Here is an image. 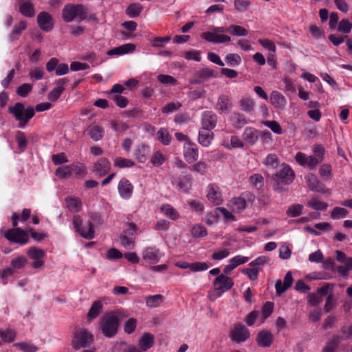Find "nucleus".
Listing matches in <instances>:
<instances>
[{"mask_svg": "<svg viewBox=\"0 0 352 352\" xmlns=\"http://www.w3.org/2000/svg\"><path fill=\"white\" fill-rule=\"evenodd\" d=\"M210 31L203 32L201 34V38L208 42L219 44L225 43L231 41V37L225 32L234 36H246L248 34V30L244 27L239 25H230L227 28L223 26H212Z\"/></svg>", "mask_w": 352, "mask_h": 352, "instance_id": "1", "label": "nucleus"}, {"mask_svg": "<svg viewBox=\"0 0 352 352\" xmlns=\"http://www.w3.org/2000/svg\"><path fill=\"white\" fill-rule=\"evenodd\" d=\"M126 316L120 309L107 312L98 321V329L105 338H113L118 334L121 321Z\"/></svg>", "mask_w": 352, "mask_h": 352, "instance_id": "2", "label": "nucleus"}, {"mask_svg": "<svg viewBox=\"0 0 352 352\" xmlns=\"http://www.w3.org/2000/svg\"><path fill=\"white\" fill-rule=\"evenodd\" d=\"M295 178V173L290 166L286 164H283L281 168L277 170L276 174L273 176V181L274 182L273 188L275 192H283L286 189L283 186H289L291 184Z\"/></svg>", "mask_w": 352, "mask_h": 352, "instance_id": "3", "label": "nucleus"}, {"mask_svg": "<svg viewBox=\"0 0 352 352\" xmlns=\"http://www.w3.org/2000/svg\"><path fill=\"white\" fill-rule=\"evenodd\" d=\"M8 112L19 122L18 126L21 129L25 128L35 115V110L33 107L28 106L25 107L23 103L19 102L9 106Z\"/></svg>", "mask_w": 352, "mask_h": 352, "instance_id": "4", "label": "nucleus"}, {"mask_svg": "<svg viewBox=\"0 0 352 352\" xmlns=\"http://www.w3.org/2000/svg\"><path fill=\"white\" fill-rule=\"evenodd\" d=\"M87 9L82 4H66L62 10V18L64 21L69 23L75 19L82 21L87 19Z\"/></svg>", "mask_w": 352, "mask_h": 352, "instance_id": "5", "label": "nucleus"}, {"mask_svg": "<svg viewBox=\"0 0 352 352\" xmlns=\"http://www.w3.org/2000/svg\"><path fill=\"white\" fill-rule=\"evenodd\" d=\"M94 340V335L90 331L86 328H80L74 333L72 345L75 350H78L89 346Z\"/></svg>", "mask_w": 352, "mask_h": 352, "instance_id": "6", "label": "nucleus"}, {"mask_svg": "<svg viewBox=\"0 0 352 352\" xmlns=\"http://www.w3.org/2000/svg\"><path fill=\"white\" fill-rule=\"evenodd\" d=\"M72 223L75 231L82 237L86 239H93L95 237L94 224L89 221L83 225V221L79 215H75L72 219Z\"/></svg>", "mask_w": 352, "mask_h": 352, "instance_id": "7", "label": "nucleus"}, {"mask_svg": "<svg viewBox=\"0 0 352 352\" xmlns=\"http://www.w3.org/2000/svg\"><path fill=\"white\" fill-rule=\"evenodd\" d=\"M234 285L232 278L224 274L219 275L213 282L214 299L221 297L226 292L230 290Z\"/></svg>", "mask_w": 352, "mask_h": 352, "instance_id": "8", "label": "nucleus"}, {"mask_svg": "<svg viewBox=\"0 0 352 352\" xmlns=\"http://www.w3.org/2000/svg\"><path fill=\"white\" fill-rule=\"evenodd\" d=\"M229 337L235 343L241 344L248 340L250 337V333L248 327L241 323L234 324L230 331Z\"/></svg>", "mask_w": 352, "mask_h": 352, "instance_id": "9", "label": "nucleus"}, {"mask_svg": "<svg viewBox=\"0 0 352 352\" xmlns=\"http://www.w3.org/2000/svg\"><path fill=\"white\" fill-rule=\"evenodd\" d=\"M5 237L11 242L21 245L26 244L29 241L28 234L18 228L8 230L5 234Z\"/></svg>", "mask_w": 352, "mask_h": 352, "instance_id": "10", "label": "nucleus"}, {"mask_svg": "<svg viewBox=\"0 0 352 352\" xmlns=\"http://www.w3.org/2000/svg\"><path fill=\"white\" fill-rule=\"evenodd\" d=\"M206 197L208 199L216 206L222 204L223 195L219 186L217 184H210L206 188Z\"/></svg>", "mask_w": 352, "mask_h": 352, "instance_id": "11", "label": "nucleus"}, {"mask_svg": "<svg viewBox=\"0 0 352 352\" xmlns=\"http://www.w3.org/2000/svg\"><path fill=\"white\" fill-rule=\"evenodd\" d=\"M27 254L31 259L34 260L32 265L34 269H38L43 266L45 262L43 258L45 256V252L43 250L32 247L28 250Z\"/></svg>", "mask_w": 352, "mask_h": 352, "instance_id": "12", "label": "nucleus"}, {"mask_svg": "<svg viewBox=\"0 0 352 352\" xmlns=\"http://www.w3.org/2000/svg\"><path fill=\"white\" fill-rule=\"evenodd\" d=\"M118 190L121 198L128 200L132 197L133 186L129 179L123 177L118 184Z\"/></svg>", "mask_w": 352, "mask_h": 352, "instance_id": "13", "label": "nucleus"}, {"mask_svg": "<svg viewBox=\"0 0 352 352\" xmlns=\"http://www.w3.org/2000/svg\"><path fill=\"white\" fill-rule=\"evenodd\" d=\"M111 167L110 161L107 157H101L94 164L92 171L98 177H103L109 173Z\"/></svg>", "mask_w": 352, "mask_h": 352, "instance_id": "14", "label": "nucleus"}, {"mask_svg": "<svg viewBox=\"0 0 352 352\" xmlns=\"http://www.w3.org/2000/svg\"><path fill=\"white\" fill-rule=\"evenodd\" d=\"M37 23L40 28L45 32H50L54 28L52 16L47 12H41L38 14Z\"/></svg>", "mask_w": 352, "mask_h": 352, "instance_id": "15", "label": "nucleus"}, {"mask_svg": "<svg viewBox=\"0 0 352 352\" xmlns=\"http://www.w3.org/2000/svg\"><path fill=\"white\" fill-rule=\"evenodd\" d=\"M217 116L212 111H206L201 116V128L206 130H212L217 125Z\"/></svg>", "mask_w": 352, "mask_h": 352, "instance_id": "16", "label": "nucleus"}, {"mask_svg": "<svg viewBox=\"0 0 352 352\" xmlns=\"http://www.w3.org/2000/svg\"><path fill=\"white\" fill-rule=\"evenodd\" d=\"M184 156L188 163H192L197 160L199 151L197 145L191 142H186L184 147Z\"/></svg>", "mask_w": 352, "mask_h": 352, "instance_id": "17", "label": "nucleus"}, {"mask_svg": "<svg viewBox=\"0 0 352 352\" xmlns=\"http://www.w3.org/2000/svg\"><path fill=\"white\" fill-rule=\"evenodd\" d=\"M161 253L155 246L147 247L142 251V258L149 263H157L160 261Z\"/></svg>", "mask_w": 352, "mask_h": 352, "instance_id": "18", "label": "nucleus"}, {"mask_svg": "<svg viewBox=\"0 0 352 352\" xmlns=\"http://www.w3.org/2000/svg\"><path fill=\"white\" fill-rule=\"evenodd\" d=\"M68 82L69 80L66 78H60L56 80L55 88H54L48 94V100L52 102L56 101L60 98L63 92L65 91V86L66 84L68 83Z\"/></svg>", "mask_w": 352, "mask_h": 352, "instance_id": "19", "label": "nucleus"}, {"mask_svg": "<svg viewBox=\"0 0 352 352\" xmlns=\"http://www.w3.org/2000/svg\"><path fill=\"white\" fill-rule=\"evenodd\" d=\"M150 146L146 144H138L134 150V157L139 163H145L150 155Z\"/></svg>", "mask_w": 352, "mask_h": 352, "instance_id": "20", "label": "nucleus"}, {"mask_svg": "<svg viewBox=\"0 0 352 352\" xmlns=\"http://www.w3.org/2000/svg\"><path fill=\"white\" fill-rule=\"evenodd\" d=\"M19 6V12L28 18L35 16L36 11L34 4L30 0H16Z\"/></svg>", "mask_w": 352, "mask_h": 352, "instance_id": "21", "label": "nucleus"}, {"mask_svg": "<svg viewBox=\"0 0 352 352\" xmlns=\"http://www.w3.org/2000/svg\"><path fill=\"white\" fill-rule=\"evenodd\" d=\"M307 183L311 191L325 193L324 186L321 183L315 175L309 173L306 176Z\"/></svg>", "mask_w": 352, "mask_h": 352, "instance_id": "22", "label": "nucleus"}, {"mask_svg": "<svg viewBox=\"0 0 352 352\" xmlns=\"http://www.w3.org/2000/svg\"><path fill=\"white\" fill-rule=\"evenodd\" d=\"M136 46L133 43H126L120 46L111 49L107 52L109 56H122L133 53Z\"/></svg>", "mask_w": 352, "mask_h": 352, "instance_id": "23", "label": "nucleus"}, {"mask_svg": "<svg viewBox=\"0 0 352 352\" xmlns=\"http://www.w3.org/2000/svg\"><path fill=\"white\" fill-rule=\"evenodd\" d=\"M274 340V336L269 330H262L258 332L256 337V342L259 346L269 347Z\"/></svg>", "mask_w": 352, "mask_h": 352, "instance_id": "24", "label": "nucleus"}, {"mask_svg": "<svg viewBox=\"0 0 352 352\" xmlns=\"http://www.w3.org/2000/svg\"><path fill=\"white\" fill-rule=\"evenodd\" d=\"M233 104L231 99L226 95H221L217 102V109L221 113H229Z\"/></svg>", "mask_w": 352, "mask_h": 352, "instance_id": "25", "label": "nucleus"}, {"mask_svg": "<svg viewBox=\"0 0 352 352\" xmlns=\"http://www.w3.org/2000/svg\"><path fill=\"white\" fill-rule=\"evenodd\" d=\"M214 139V133L212 130H206L201 128L198 135L199 143L204 146L208 147Z\"/></svg>", "mask_w": 352, "mask_h": 352, "instance_id": "26", "label": "nucleus"}, {"mask_svg": "<svg viewBox=\"0 0 352 352\" xmlns=\"http://www.w3.org/2000/svg\"><path fill=\"white\" fill-rule=\"evenodd\" d=\"M243 140L250 145H254L258 139V131L253 127H246L242 135Z\"/></svg>", "mask_w": 352, "mask_h": 352, "instance_id": "27", "label": "nucleus"}, {"mask_svg": "<svg viewBox=\"0 0 352 352\" xmlns=\"http://www.w3.org/2000/svg\"><path fill=\"white\" fill-rule=\"evenodd\" d=\"M87 133L89 135V137L94 140V141H99L102 140L104 135V129L96 124H91L87 128Z\"/></svg>", "mask_w": 352, "mask_h": 352, "instance_id": "28", "label": "nucleus"}, {"mask_svg": "<svg viewBox=\"0 0 352 352\" xmlns=\"http://www.w3.org/2000/svg\"><path fill=\"white\" fill-rule=\"evenodd\" d=\"M270 99V103L278 109H283L287 104L285 98L277 91H273L271 93Z\"/></svg>", "mask_w": 352, "mask_h": 352, "instance_id": "29", "label": "nucleus"}, {"mask_svg": "<svg viewBox=\"0 0 352 352\" xmlns=\"http://www.w3.org/2000/svg\"><path fill=\"white\" fill-rule=\"evenodd\" d=\"M154 344V337L150 333H144L138 342V345L142 351H146Z\"/></svg>", "mask_w": 352, "mask_h": 352, "instance_id": "30", "label": "nucleus"}, {"mask_svg": "<svg viewBox=\"0 0 352 352\" xmlns=\"http://www.w3.org/2000/svg\"><path fill=\"white\" fill-rule=\"evenodd\" d=\"M65 203L71 212H78L82 210V201L78 197H67L65 198Z\"/></svg>", "mask_w": 352, "mask_h": 352, "instance_id": "31", "label": "nucleus"}, {"mask_svg": "<svg viewBox=\"0 0 352 352\" xmlns=\"http://www.w3.org/2000/svg\"><path fill=\"white\" fill-rule=\"evenodd\" d=\"M102 304L100 300H96L91 305L88 314H87V320L88 322H91L93 320L96 318L100 314L102 311Z\"/></svg>", "mask_w": 352, "mask_h": 352, "instance_id": "32", "label": "nucleus"}, {"mask_svg": "<svg viewBox=\"0 0 352 352\" xmlns=\"http://www.w3.org/2000/svg\"><path fill=\"white\" fill-rule=\"evenodd\" d=\"M239 104L241 109L247 113H250L254 109V100L250 96H243L240 99Z\"/></svg>", "mask_w": 352, "mask_h": 352, "instance_id": "33", "label": "nucleus"}, {"mask_svg": "<svg viewBox=\"0 0 352 352\" xmlns=\"http://www.w3.org/2000/svg\"><path fill=\"white\" fill-rule=\"evenodd\" d=\"M232 126L237 129H241L247 124L245 116L241 113H233L230 117Z\"/></svg>", "mask_w": 352, "mask_h": 352, "instance_id": "34", "label": "nucleus"}, {"mask_svg": "<svg viewBox=\"0 0 352 352\" xmlns=\"http://www.w3.org/2000/svg\"><path fill=\"white\" fill-rule=\"evenodd\" d=\"M163 300L164 296L162 294L150 295L145 297L146 305L150 308L159 307Z\"/></svg>", "mask_w": 352, "mask_h": 352, "instance_id": "35", "label": "nucleus"}, {"mask_svg": "<svg viewBox=\"0 0 352 352\" xmlns=\"http://www.w3.org/2000/svg\"><path fill=\"white\" fill-rule=\"evenodd\" d=\"M161 211L171 220H177L179 217V212L168 204H163L161 207Z\"/></svg>", "mask_w": 352, "mask_h": 352, "instance_id": "36", "label": "nucleus"}, {"mask_svg": "<svg viewBox=\"0 0 352 352\" xmlns=\"http://www.w3.org/2000/svg\"><path fill=\"white\" fill-rule=\"evenodd\" d=\"M143 10L142 6L139 3H131L126 9V14L131 18L138 16Z\"/></svg>", "mask_w": 352, "mask_h": 352, "instance_id": "37", "label": "nucleus"}, {"mask_svg": "<svg viewBox=\"0 0 352 352\" xmlns=\"http://www.w3.org/2000/svg\"><path fill=\"white\" fill-rule=\"evenodd\" d=\"M249 181L252 186L258 191H260L264 186V178L262 175L259 173H255L251 175L249 178Z\"/></svg>", "mask_w": 352, "mask_h": 352, "instance_id": "38", "label": "nucleus"}, {"mask_svg": "<svg viewBox=\"0 0 352 352\" xmlns=\"http://www.w3.org/2000/svg\"><path fill=\"white\" fill-rule=\"evenodd\" d=\"M157 140L164 145L170 144L172 137L169 131L165 128H161L157 133Z\"/></svg>", "mask_w": 352, "mask_h": 352, "instance_id": "39", "label": "nucleus"}, {"mask_svg": "<svg viewBox=\"0 0 352 352\" xmlns=\"http://www.w3.org/2000/svg\"><path fill=\"white\" fill-rule=\"evenodd\" d=\"M307 206L316 210H324L327 208L328 204L324 201L318 200L316 197H312Z\"/></svg>", "mask_w": 352, "mask_h": 352, "instance_id": "40", "label": "nucleus"}, {"mask_svg": "<svg viewBox=\"0 0 352 352\" xmlns=\"http://www.w3.org/2000/svg\"><path fill=\"white\" fill-rule=\"evenodd\" d=\"M192 186V177L189 175H183L180 177L178 183V187L184 192H187Z\"/></svg>", "mask_w": 352, "mask_h": 352, "instance_id": "41", "label": "nucleus"}, {"mask_svg": "<svg viewBox=\"0 0 352 352\" xmlns=\"http://www.w3.org/2000/svg\"><path fill=\"white\" fill-rule=\"evenodd\" d=\"M27 28V23L25 21H21L18 25H14L10 38L11 40L18 39L22 31L25 30Z\"/></svg>", "mask_w": 352, "mask_h": 352, "instance_id": "42", "label": "nucleus"}, {"mask_svg": "<svg viewBox=\"0 0 352 352\" xmlns=\"http://www.w3.org/2000/svg\"><path fill=\"white\" fill-rule=\"evenodd\" d=\"M303 206L299 204H292L289 206L286 214L289 217H296L302 213Z\"/></svg>", "mask_w": 352, "mask_h": 352, "instance_id": "43", "label": "nucleus"}, {"mask_svg": "<svg viewBox=\"0 0 352 352\" xmlns=\"http://www.w3.org/2000/svg\"><path fill=\"white\" fill-rule=\"evenodd\" d=\"M113 164L116 167L124 168L133 167L135 165V163L131 160L118 157L114 160Z\"/></svg>", "mask_w": 352, "mask_h": 352, "instance_id": "44", "label": "nucleus"}, {"mask_svg": "<svg viewBox=\"0 0 352 352\" xmlns=\"http://www.w3.org/2000/svg\"><path fill=\"white\" fill-rule=\"evenodd\" d=\"M225 60L230 67L238 66L241 63V58L238 54H228L225 57Z\"/></svg>", "mask_w": 352, "mask_h": 352, "instance_id": "45", "label": "nucleus"}, {"mask_svg": "<svg viewBox=\"0 0 352 352\" xmlns=\"http://www.w3.org/2000/svg\"><path fill=\"white\" fill-rule=\"evenodd\" d=\"M197 76L204 80L208 79L210 78H216L217 76V74L215 71L209 67H204L200 69L197 72Z\"/></svg>", "mask_w": 352, "mask_h": 352, "instance_id": "46", "label": "nucleus"}, {"mask_svg": "<svg viewBox=\"0 0 352 352\" xmlns=\"http://www.w3.org/2000/svg\"><path fill=\"white\" fill-rule=\"evenodd\" d=\"M191 234L193 237L202 238L207 235L208 232L205 226L201 224H197L192 227Z\"/></svg>", "mask_w": 352, "mask_h": 352, "instance_id": "47", "label": "nucleus"}, {"mask_svg": "<svg viewBox=\"0 0 352 352\" xmlns=\"http://www.w3.org/2000/svg\"><path fill=\"white\" fill-rule=\"evenodd\" d=\"M56 175L60 179H67L72 175L70 165L58 167L56 170Z\"/></svg>", "mask_w": 352, "mask_h": 352, "instance_id": "48", "label": "nucleus"}, {"mask_svg": "<svg viewBox=\"0 0 352 352\" xmlns=\"http://www.w3.org/2000/svg\"><path fill=\"white\" fill-rule=\"evenodd\" d=\"M16 140L19 149L21 151H25L28 144L25 133L22 131H18L16 133Z\"/></svg>", "mask_w": 352, "mask_h": 352, "instance_id": "49", "label": "nucleus"}, {"mask_svg": "<svg viewBox=\"0 0 352 352\" xmlns=\"http://www.w3.org/2000/svg\"><path fill=\"white\" fill-rule=\"evenodd\" d=\"M14 346L19 348L23 352H37L38 348L33 344L28 342H16Z\"/></svg>", "mask_w": 352, "mask_h": 352, "instance_id": "50", "label": "nucleus"}, {"mask_svg": "<svg viewBox=\"0 0 352 352\" xmlns=\"http://www.w3.org/2000/svg\"><path fill=\"white\" fill-rule=\"evenodd\" d=\"M263 124L270 128L276 134H282L283 130L279 123L275 120H265L262 122Z\"/></svg>", "mask_w": 352, "mask_h": 352, "instance_id": "51", "label": "nucleus"}, {"mask_svg": "<svg viewBox=\"0 0 352 352\" xmlns=\"http://www.w3.org/2000/svg\"><path fill=\"white\" fill-rule=\"evenodd\" d=\"M165 160V156L160 151H157L153 153L151 159V162L154 166L158 167L162 165Z\"/></svg>", "mask_w": 352, "mask_h": 352, "instance_id": "52", "label": "nucleus"}, {"mask_svg": "<svg viewBox=\"0 0 352 352\" xmlns=\"http://www.w3.org/2000/svg\"><path fill=\"white\" fill-rule=\"evenodd\" d=\"M158 81L163 85H177V80L172 76L167 74H160L157 76Z\"/></svg>", "mask_w": 352, "mask_h": 352, "instance_id": "53", "label": "nucleus"}, {"mask_svg": "<svg viewBox=\"0 0 352 352\" xmlns=\"http://www.w3.org/2000/svg\"><path fill=\"white\" fill-rule=\"evenodd\" d=\"M120 245L126 248H131L134 246L135 237L121 234L120 236Z\"/></svg>", "mask_w": 352, "mask_h": 352, "instance_id": "54", "label": "nucleus"}, {"mask_svg": "<svg viewBox=\"0 0 352 352\" xmlns=\"http://www.w3.org/2000/svg\"><path fill=\"white\" fill-rule=\"evenodd\" d=\"M0 337L6 342H12L16 338V332L12 329L0 331Z\"/></svg>", "mask_w": 352, "mask_h": 352, "instance_id": "55", "label": "nucleus"}, {"mask_svg": "<svg viewBox=\"0 0 352 352\" xmlns=\"http://www.w3.org/2000/svg\"><path fill=\"white\" fill-rule=\"evenodd\" d=\"M232 204L238 212H241L247 206V202L245 199L241 197H234L232 199Z\"/></svg>", "mask_w": 352, "mask_h": 352, "instance_id": "56", "label": "nucleus"}, {"mask_svg": "<svg viewBox=\"0 0 352 352\" xmlns=\"http://www.w3.org/2000/svg\"><path fill=\"white\" fill-rule=\"evenodd\" d=\"M313 153L314 157H316L319 162H322L324 159L325 148L322 144H315L313 146Z\"/></svg>", "mask_w": 352, "mask_h": 352, "instance_id": "57", "label": "nucleus"}, {"mask_svg": "<svg viewBox=\"0 0 352 352\" xmlns=\"http://www.w3.org/2000/svg\"><path fill=\"white\" fill-rule=\"evenodd\" d=\"M348 211L346 209L341 207H335L331 212V217L333 219H339L346 217Z\"/></svg>", "mask_w": 352, "mask_h": 352, "instance_id": "58", "label": "nucleus"}, {"mask_svg": "<svg viewBox=\"0 0 352 352\" xmlns=\"http://www.w3.org/2000/svg\"><path fill=\"white\" fill-rule=\"evenodd\" d=\"M352 30V23L348 19H342L338 26V30L344 34H349Z\"/></svg>", "mask_w": 352, "mask_h": 352, "instance_id": "59", "label": "nucleus"}, {"mask_svg": "<svg viewBox=\"0 0 352 352\" xmlns=\"http://www.w3.org/2000/svg\"><path fill=\"white\" fill-rule=\"evenodd\" d=\"M137 327V320L134 318H129L124 324V331L127 334H131Z\"/></svg>", "mask_w": 352, "mask_h": 352, "instance_id": "60", "label": "nucleus"}, {"mask_svg": "<svg viewBox=\"0 0 352 352\" xmlns=\"http://www.w3.org/2000/svg\"><path fill=\"white\" fill-rule=\"evenodd\" d=\"M260 268L252 267V268H245L241 270V272L248 276L252 280H255L258 278Z\"/></svg>", "mask_w": 352, "mask_h": 352, "instance_id": "61", "label": "nucleus"}, {"mask_svg": "<svg viewBox=\"0 0 352 352\" xmlns=\"http://www.w3.org/2000/svg\"><path fill=\"white\" fill-rule=\"evenodd\" d=\"M32 89V85L28 83H24L19 86L16 89V94L23 98H25L28 96L29 93Z\"/></svg>", "mask_w": 352, "mask_h": 352, "instance_id": "62", "label": "nucleus"}, {"mask_svg": "<svg viewBox=\"0 0 352 352\" xmlns=\"http://www.w3.org/2000/svg\"><path fill=\"white\" fill-rule=\"evenodd\" d=\"M72 174L74 173L78 176L85 175L86 174V168L85 165L79 163L72 164L70 165Z\"/></svg>", "mask_w": 352, "mask_h": 352, "instance_id": "63", "label": "nucleus"}, {"mask_svg": "<svg viewBox=\"0 0 352 352\" xmlns=\"http://www.w3.org/2000/svg\"><path fill=\"white\" fill-rule=\"evenodd\" d=\"M274 311V302L271 301L266 302L262 307V317L263 319L267 318Z\"/></svg>", "mask_w": 352, "mask_h": 352, "instance_id": "64", "label": "nucleus"}]
</instances>
